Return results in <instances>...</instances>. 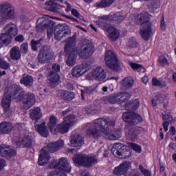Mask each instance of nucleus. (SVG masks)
I'll use <instances>...</instances> for the list:
<instances>
[{"mask_svg": "<svg viewBox=\"0 0 176 176\" xmlns=\"http://www.w3.org/2000/svg\"><path fill=\"white\" fill-rule=\"evenodd\" d=\"M140 129L137 127H131L129 129L127 137L130 140H135L137 137H138V134H140Z\"/></svg>", "mask_w": 176, "mask_h": 176, "instance_id": "nucleus-36", "label": "nucleus"}, {"mask_svg": "<svg viewBox=\"0 0 176 176\" xmlns=\"http://www.w3.org/2000/svg\"><path fill=\"white\" fill-rule=\"evenodd\" d=\"M48 176H67L64 173L60 172L58 170L56 169L55 171L51 172Z\"/></svg>", "mask_w": 176, "mask_h": 176, "instance_id": "nucleus-53", "label": "nucleus"}, {"mask_svg": "<svg viewBox=\"0 0 176 176\" xmlns=\"http://www.w3.org/2000/svg\"><path fill=\"white\" fill-rule=\"evenodd\" d=\"M77 53L80 58L87 60V58L91 57L93 53H94V45L86 41V43L83 44L81 47L77 50Z\"/></svg>", "mask_w": 176, "mask_h": 176, "instance_id": "nucleus-11", "label": "nucleus"}, {"mask_svg": "<svg viewBox=\"0 0 176 176\" xmlns=\"http://www.w3.org/2000/svg\"><path fill=\"white\" fill-rule=\"evenodd\" d=\"M13 126L11 123L2 122L0 123V134H9L12 132Z\"/></svg>", "mask_w": 176, "mask_h": 176, "instance_id": "nucleus-27", "label": "nucleus"}, {"mask_svg": "<svg viewBox=\"0 0 176 176\" xmlns=\"http://www.w3.org/2000/svg\"><path fill=\"white\" fill-rule=\"evenodd\" d=\"M21 51L22 52V53H27V52L28 51V43H23L21 45Z\"/></svg>", "mask_w": 176, "mask_h": 176, "instance_id": "nucleus-57", "label": "nucleus"}, {"mask_svg": "<svg viewBox=\"0 0 176 176\" xmlns=\"http://www.w3.org/2000/svg\"><path fill=\"white\" fill-rule=\"evenodd\" d=\"M159 63L162 67H164L166 65H168V60L166 58V56H161L159 58Z\"/></svg>", "mask_w": 176, "mask_h": 176, "instance_id": "nucleus-50", "label": "nucleus"}, {"mask_svg": "<svg viewBox=\"0 0 176 176\" xmlns=\"http://www.w3.org/2000/svg\"><path fill=\"white\" fill-rule=\"evenodd\" d=\"M10 37L6 34L2 33L0 34V47H3L10 45Z\"/></svg>", "mask_w": 176, "mask_h": 176, "instance_id": "nucleus-37", "label": "nucleus"}, {"mask_svg": "<svg viewBox=\"0 0 176 176\" xmlns=\"http://www.w3.org/2000/svg\"><path fill=\"white\" fill-rule=\"evenodd\" d=\"M56 124H57V118H56V117L52 116L50 118V122L47 124L50 130H53V129H54V127H56Z\"/></svg>", "mask_w": 176, "mask_h": 176, "instance_id": "nucleus-46", "label": "nucleus"}, {"mask_svg": "<svg viewBox=\"0 0 176 176\" xmlns=\"http://www.w3.org/2000/svg\"><path fill=\"white\" fill-rule=\"evenodd\" d=\"M104 61L108 68H110L112 71H116V72L120 71L121 68L120 65L119 64V60H118L113 51L109 50L106 52Z\"/></svg>", "mask_w": 176, "mask_h": 176, "instance_id": "nucleus-8", "label": "nucleus"}, {"mask_svg": "<svg viewBox=\"0 0 176 176\" xmlns=\"http://www.w3.org/2000/svg\"><path fill=\"white\" fill-rule=\"evenodd\" d=\"M129 146L135 151V152H137L138 153H141V146L135 144V143H130Z\"/></svg>", "mask_w": 176, "mask_h": 176, "instance_id": "nucleus-49", "label": "nucleus"}, {"mask_svg": "<svg viewBox=\"0 0 176 176\" xmlns=\"http://www.w3.org/2000/svg\"><path fill=\"white\" fill-rule=\"evenodd\" d=\"M30 116L32 120H35L34 124L42 123V112L41 111V108L36 107L30 109Z\"/></svg>", "mask_w": 176, "mask_h": 176, "instance_id": "nucleus-21", "label": "nucleus"}, {"mask_svg": "<svg viewBox=\"0 0 176 176\" xmlns=\"http://www.w3.org/2000/svg\"><path fill=\"white\" fill-rule=\"evenodd\" d=\"M139 168H140L141 173H142L144 176H151V171L145 169L144 167L142 166V165H140Z\"/></svg>", "mask_w": 176, "mask_h": 176, "instance_id": "nucleus-55", "label": "nucleus"}, {"mask_svg": "<svg viewBox=\"0 0 176 176\" xmlns=\"http://www.w3.org/2000/svg\"><path fill=\"white\" fill-rule=\"evenodd\" d=\"M9 94L12 99H15L16 102H22L23 109H30L34 107L36 101L35 95L32 92H25L22 90L21 87L14 84L6 92Z\"/></svg>", "mask_w": 176, "mask_h": 176, "instance_id": "nucleus-2", "label": "nucleus"}, {"mask_svg": "<svg viewBox=\"0 0 176 176\" xmlns=\"http://www.w3.org/2000/svg\"><path fill=\"white\" fill-rule=\"evenodd\" d=\"M3 32L4 34H6V35L10 37V39L12 40L13 36L17 35V26L13 23H9L3 28Z\"/></svg>", "mask_w": 176, "mask_h": 176, "instance_id": "nucleus-22", "label": "nucleus"}, {"mask_svg": "<svg viewBox=\"0 0 176 176\" xmlns=\"http://www.w3.org/2000/svg\"><path fill=\"white\" fill-rule=\"evenodd\" d=\"M56 25V23H54V21H52V20H47V26L46 28H54V25Z\"/></svg>", "mask_w": 176, "mask_h": 176, "instance_id": "nucleus-59", "label": "nucleus"}, {"mask_svg": "<svg viewBox=\"0 0 176 176\" xmlns=\"http://www.w3.org/2000/svg\"><path fill=\"white\" fill-rule=\"evenodd\" d=\"M16 129L19 130V131H23L25 129V124H16Z\"/></svg>", "mask_w": 176, "mask_h": 176, "instance_id": "nucleus-62", "label": "nucleus"}, {"mask_svg": "<svg viewBox=\"0 0 176 176\" xmlns=\"http://www.w3.org/2000/svg\"><path fill=\"white\" fill-rule=\"evenodd\" d=\"M58 171L60 173H71V167L69 166V161L65 158V157H62L59 159L58 161Z\"/></svg>", "mask_w": 176, "mask_h": 176, "instance_id": "nucleus-19", "label": "nucleus"}, {"mask_svg": "<svg viewBox=\"0 0 176 176\" xmlns=\"http://www.w3.org/2000/svg\"><path fill=\"white\" fill-rule=\"evenodd\" d=\"M95 6H96V8H105L107 6H108L105 2H104V0H102V1L100 3H96L95 4Z\"/></svg>", "mask_w": 176, "mask_h": 176, "instance_id": "nucleus-61", "label": "nucleus"}, {"mask_svg": "<svg viewBox=\"0 0 176 176\" xmlns=\"http://www.w3.org/2000/svg\"><path fill=\"white\" fill-rule=\"evenodd\" d=\"M107 32H108V36L109 39L111 41H116L119 38V36H120V33L119 32V30H116L113 28H108L107 29Z\"/></svg>", "mask_w": 176, "mask_h": 176, "instance_id": "nucleus-29", "label": "nucleus"}, {"mask_svg": "<svg viewBox=\"0 0 176 176\" xmlns=\"http://www.w3.org/2000/svg\"><path fill=\"white\" fill-rule=\"evenodd\" d=\"M89 71V67L87 66V63H84L82 64L78 65L75 66L72 69V75L74 78H79L82 76L84 74H86Z\"/></svg>", "mask_w": 176, "mask_h": 176, "instance_id": "nucleus-16", "label": "nucleus"}, {"mask_svg": "<svg viewBox=\"0 0 176 176\" xmlns=\"http://www.w3.org/2000/svg\"><path fill=\"white\" fill-rule=\"evenodd\" d=\"M103 20H109L113 21H117V23H120V21H123L124 16L120 15V14H113L108 16H102Z\"/></svg>", "mask_w": 176, "mask_h": 176, "instance_id": "nucleus-32", "label": "nucleus"}, {"mask_svg": "<svg viewBox=\"0 0 176 176\" xmlns=\"http://www.w3.org/2000/svg\"><path fill=\"white\" fill-rule=\"evenodd\" d=\"M166 22H164V16H162V20L161 21V30L162 31H166Z\"/></svg>", "mask_w": 176, "mask_h": 176, "instance_id": "nucleus-63", "label": "nucleus"}, {"mask_svg": "<svg viewBox=\"0 0 176 176\" xmlns=\"http://www.w3.org/2000/svg\"><path fill=\"white\" fill-rule=\"evenodd\" d=\"M0 68H1V69H9L10 65L2 58H0Z\"/></svg>", "mask_w": 176, "mask_h": 176, "instance_id": "nucleus-48", "label": "nucleus"}, {"mask_svg": "<svg viewBox=\"0 0 176 176\" xmlns=\"http://www.w3.org/2000/svg\"><path fill=\"white\" fill-rule=\"evenodd\" d=\"M122 90H130L134 85V80L131 78H125L121 82Z\"/></svg>", "mask_w": 176, "mask_h": 176, "instance_id": "nucleus-31", "label": "nucleus"}, {"mask_svg": "<svg viewBox=\"0 0 176 176\" xmlns=\"http://www.w3.org/2000/svg\"><path fill=\"white\" fill-rule=\"evenodd\" d=\"M69 34H71V29L66 24H59L55 27L54 36L57 41H61L63 38L69 36Z\"/></svg>", "mask_w": 176, "mask_h": 176, "instance_id": "nucleus-12", "label": "nucleus"}, {"mask_svg": "<svg viewBox=\"0 0 176 176\" xmlns=\"http://www.w3.org/2000/svg\"><path fill=\"white\" fill-rule=\"evenodd\" d=\"M137 41L135 40V38L131 37L129 38V41H128V46L129 47H137Z\"/></svg>", "mask_w": 176, "mask_h": 176, "instance_id": "nucleus-52", "label": "nucleus"}, {"mask_svg": "<svg viewBox=\"0 0 176 176\" xmlns=\"http://www.w3.org/2000/svg\"><path fill=\"white\" fill-rule=\"evenodd\" d=\"M122 119L126 123H129V124H138V123H141L142 122V118L140 116V115L134 113V112H125L122 114Z\"/></svg>", "mask_w": 176, "mask_h": 176, "instance_id": "nucleus-15", "label": "nucleus"}, {"mask_svg": "<svg viewBox=\"0 0 176 176\" xmlns=\"http://www.w3.org/2000/svg\"><path fill=\"white\" fill-rule=\"evenodd\" d=\"M17 148H31L32 146V135L30 133H25V135L19 140L14 139Z\"/></svg>", "mask_w": 176, "mask_h": 176, "instance_id": "nucleus-13", "label": "nucleus"}, {"mask_svg": "<svg viewBox=\"0 0 176 176\" xmlns=\"http://www.w3.org/2000/svg\"><path fill=\"white\" fill-rule=\"evenodd\" d=\"M52 168H56V170L58 168V164L57 160H54L53 161H51L50 164L47 167V170H51Z\"/></svg>", "mask_w": 176, "mask_h": 176, "instance_id": "nucleus-51", "label": "nucleus"}, {"mask_svg": "<svg viewBox=\"0 0 176 176\" xmlns=\"http://www.w3.org/2000/svg\"><path fill=\"white\" fill-rule=\"evenodd\" d=\"M47 19L45 17H40L36 21V30L38 32L43 31L47 25Z\"/></svg>", "mask_w": 176, "mask_h": 176, "instance_id": "nucleus-28", "label": "nucleus"}, {"mask_svg": "<svg viewBox=\"0 0 176 176\" xmlns=\"http://www.w3.org/2000/svg\"><path fill=\"white\" fill-rule=\"evenodd\" d=\"M162 120L164 121L162 124L164 131H168V126L170 125V122H173V117L170 113L162 114Z\"/></svg>", "mask_w": 176, "mask_h": 176, "instance_id": "nucleus-34", "label": "nucleus"}, {"mask_svg": "<svg viewBox=\"0 0 176 176\" xmlns=\"http://www.w3.org/2000/svg\"><path fill=\"white\" fill-rule=\"evenodd\" d=\"M75 45H76V36L74 34L67 38L65 45V53H66L65 61L68 67H74L76 63L78 51L75 48Z\"/></svg>", "mask_w": 176, "mask_h": 176, "instance_id": "nucleus-4", "label": "nucleus"}, {"mask_svg": "<svg viewBox=\"0 0 176 176\" xmlns=\"http://www.w3.org/2000/svg\"><path fill=\"white\" fill-rule=\"evenodd\" d=\"M139 21L141 23L140 35L144 41H148L152 34V25L149 21V13L144 12L139 15Z\"/></svg>", "mask_w": 176, "mask_h": 176, "instance_id": "nucleus-5", "label": "nucleus"}, {"mask_svg": "<svg viewBox=\"0 0 176 176\" xmlns=\"http://www.w3.org/2000/svg\"><path fill=\"white\" fill-rule=\"evenodd\" d=\"M12 97L7 94L4 93L3 97L1 100V106L4 109L5 112H8L10 109V104L12 103Z\"/></svg>", "mask_w": 176, "mask_h": 176, "instance_id": "nucleus-26", "label": "nucleus"}, {"mask_svg": "<svg viewBox=\"0 0 176 176\" xmlns=\"http://www.w3.org/2000/svg\"><path fill=\"white\" fill-rule=\"evenodd\" d=\"M108 120L104 118H97L92 122H89L87 126V134L89 137H92L94 140H98L101 137H104L107 140H119L120 133H113L108 131V127H106Z\"/></svg>", "mask_w": 176, "mask_h": 176, "instance_id": "nucleus-1", "label": "nucleus"}, {"mask_svg": "<svg viewBox=\"0 0 176 176\" xmlns=\"http://www.w3.org/2000/svg\"><path fill=\"white\" fill-rule=\"evenodd\" d=\"M107 101L109 104H116V102H120L119 98L118 96V94H115L109 96L107 98Z\"/></svg>", "mask_w": 176, "mask_h": 176, "instance_id": "nucleus-45", "label": "nucleus"}, {"mask_svg": "<svg viewBox=\"0 0 176 176\" xmlns=\"http://www.w3.org/2000/svg\"><path fill=\"white\" fill-rule=\"evenodd\" d=\"M52 70L54 72H56L57 74V72H60V65L55 63L52 65Z\"/></svg>", "mask_w": 176, "mask_h": 176, "instance_id": "nucleus-58", "label": "nucleus"}, {"mask_svg": "<svg viewBox=\"0 0 176 176\" xmlns=\"http://www.w3.org/2000/svg\"><path fill=\"white\" fill-rule=\"evenodd\" d=\"M63 146H64V141L60 140L57 142L50 143L47 146L42 148L40 151L41 154L38 162L39 166H46V164H47V162L50 160V155H49L47 152L54 153V152L60 151Z\"/></svg>", "mask_w": 176, "mask_h": 176, "instance_id": "nucleus-3", "label": "nucleus"}, {"mask_svg": "<svg viewBox=\"0 0 176 176\" xmlns=\"http://www.w3.org/2000/svg\"><path fill=\"white\" fill-rule=\"evenodd\" d=\"M75 116L69 115L64 118V121L60 123L57 126V131L60 134H65V133H68L69 131V126H71V123L75 119Z\"/></svg>", "mask_w": 176, "mask_h": 176, "instance_id": "nucleus-14", "label": "nucleus"}, {"mask_svg": "<svg viewBox=\"0 0 176 176\" xmlns=\"http://www.w3.org/2000/svg\"><path fill=\"white\" fill-rule=\"evenodd\" d=\"M107 131H111V133H115L116 134H120L122 135V133L120 132L116 133V132H113L112 130L109 131V127H112L113 129L116 124V121L115 120H111L109 118L107 119Z\"/></svg>", "mask_w": 176, "mask_h": 176, "instance_id": "nucleus-44", "label": "nucleus"}, {"mask_svg": "<svg viewBox=\"0 0 176 176\" xmlns=\"http://www.w3.org/2000/svg\"><path fill=\"white\" fill-rule=\"evenodd\" d=\"M131 168V163L129 162H124L120 164L119 166H117L113 170V174L114 175L120 176L123 175L125 173H127L129 170Z\"/></svg>", "mask_w": 176, "mask_h": 176, "instance_id": "nucleus-18", "label": "nucleus"}, {"mask_svg": "<svg viewBox=\"0 0 176 176\" xmlns=\"http://www.w3.org/2000/svg\"><path fill=\"white\" fill-rule=\"evenodd\" d=\"M70 142L72 146H82L85 142H83V136L78 134V133H73L70 136Z\"/></svg>", "mask_w": 176, "mask_h": 176, "instance_id": "nucleus-23", "label": "nucleus"}, {"mask_svg": "<svg viewBox=\"0 0 176 176\" xmlns=\"http://www.w3.org/2000/svg\"><path fill=\"white\" fill-rule=\"evenodd\" d=\"M107 19H102V17H101L99 21H96V24L100 28H103V27L107 28Z\"/></svg>", "mask_w": 176, "mask_h": 176, "instance_id": "nucleus-54", "label": "nucleus"}, {"mask_svg": "<svg viewBox=\"0 0 176 176\" xmlns=\"http://www.w3.org/2000/svg\"><path fill=\"white\" fill-rule=\"evenodd\" d=\"M10 58L11 60H20L21 58V54L19 47L14 46L10 50Z\"/></svg>", "mask_w": 176, "mask_h": 176, "instance_id": "nucleus-35", "label": "nucleus"}, {"mask_svg": "<svg viewBox=\"0 0 176 176\" xmlns=\"http://www.w3.org/2000/svg\"><path fill=\"white\" fill-rule=\"evenodd\" d=\"M91 113H100L101 112V108L100 106H92L90 109Z\"/></svg>", "mask_w": 176, "mask_h": 176, "instance_id": "nucleus-56", "label": "nucleus"}, {"mask_svg": "<svg viewBox=\"0 0 176 176\" xmlns=\"http://www.w3.org/2000/svg\"><path fill=\"white\" fill-rule=\"evenodd\" d=\"M45 5L47 6H49L46 8L47 10H50V12H53V13H56L57 10H60V9H61V5L57 3H54L52 1L46 2Z\"/></svg>", "mask_w": 176, "mask_h": 176, "instance_id": "nucleus-33", "label": "nucleus"}, {"mask_svg": "<svg viewBox=\"0 0 176 176\" xmlns=\"http://www.w3.org/2000/svg\"><path fill=\"white\" fill-rule=\"evenodd\" d=\"M17 152L15 150L10 148V146L6 144L0 145V156L5 157V159H10L13 156H16Z\"/></svg>", "mask_w": 176, "mask_h": 176, "instance_id": "nucleus-17", "label": "nucleus"}, {"mask_svg": "<svg viewBox=\"0 0 176 176\" xmlns=\"http://www.w3.org/2000/svg\"><path fill=\"white\" fill-rule=\"evenodd\" d=\"M20 83L24 85L26 87H31L34 83V79L32 78V76L28 74H24L23 78L20 80Z\"/></svg>", "mask_w": 176, "mask_h": 176, "instance_id": "nucleus-30", "label": "nucleus"}, {"mask_svg": "<svg viewBox=\"0 0 176 176\" xmlns=\"http://www.w3.org/2000/svg\"><path fill=\"white\" fill-rule=\"evenodd\" d=\"M151 83L153 85V86H160L162 85V82H160V80H157V78H153Z\"/></svg>", "mask_w": 176, "mask_h": 176, "instance_id": "nucleus-60", "label": "nucleus"}, {"mask_svg": "<svg viewBox=\"0 0 176 176\" xmlns=\"http://www.w3.org/2000/svg\"><path fill=\"white\" fill-rule=\"evenodd\" d=\"M53 51L49 45H44L40 49L37 56V60L40 64H49L51 60H53Z\"/></svg>", "mask_w": 176, "mask_h": 176, "instance_id": "nucleus-9", "label": "nucleus"}, {"mask_svg": "<svg viewBox=\"0 0 176 176\" xmlns=\"http://www.w3.org/2000/svg\"><path fill=\"white\" fill-rule=\"evenodd\" d=\"M73 160L78 166H83L84 167H91L94 164H97L98 160L96 157L90 156L85 154H80L76 155Z\"/></svg>", "mask_w": 176, "mask_h": 176, "instance_id": "nucleus-7", "label": "nucleus"}, {"mask_svg": "<svg viewBox=\"0 0 176 176\" xmlns=\"http://www.w3.org/2000/svg\"><path fill=\"white\" fill-rule=\"evenodd\" d=\"M56 94L58 97H60L63 100H65V101H72L74 98H75V94L72 92H69L67 91L64 90H58L56 91Z\"/></svg>", "mask_w": 176, "mask_h": 176, "instance_id": "nucleus-25", "label": "nucleus"}, {"mask_svg": "<svg viewBox=\"0 0 176 176\" xmlns=\"http://www.w3.org/2000/svg\"><path fill=\"white\" fill-rule=\"evenodd\" d=\"M163 101H164V95L157 94L155 98L152 100V104L153 107H156L157 104H162Z\"/></svg>", "mask_w": 176, "mask_h": 176, "instance_id": "nucleus-39", "label": "nucleus"}, {"mask_svg": "<svg viewBox=\"0 0 176 176\" xmlns=\"http://www.w3.org/2000/svg\"><path fill=\"white\" fill-rule=\"evenodd\" d=\"M131 67L134 71H138L140 72V71H142V72H145V69L144 67H142V65L138 64V63H131Z\"/></svg>", "mask_w": 176, "mask_h": 176, "instance_id": "nucleus-47", "label": "nucleus"}, {"mask_svg": "<svg viewBox=\"0 0 176 176\" xmlns=\"http://www.w3.org/2000/svg\"><path fill=\"white\" fill-rule=\"evenodd\" d=\"M35 129L42 137L46 138L49 135V130L47 129V126H46L45 122L41 121V122H37L35 124Z\"/></svg>", "mask_w": 176, "mask_h": 176, "instance_id": "nucleus-24", "label": "nucleus"}, {"mask_svg": "<svg viewBox=\"0 0 176 176\" xmlns=\"http://www.w3.org/2000/svg\"><path fill=\"white\" fill-rule=\"evenodd\" d=\"M111 151L112 155L118 156L121 159H129L131 156L130 148L120 143L114 144Z\"/></svg>", "mask_w": 176, "mask_h": 176, "instance_id": "nucleus-6", "label": "nucleus"}, {"mask_svg": "<svg viewBox=\"0 0 176 176\" xmlns=\"http://www.w3.org/2000/svg\"><path fill=\"white\" fill-rule=\"evenodd\" d=\"M47 79L50 83L54 85L56 83H58L60 81V76L56 72L51 71L48 75Z\"/></svg>", "mask_w": 176, "mask_h": 176, "instance_id": "nucleus-38", "label": "nucleus"}, {"mask_svg": "<svg viewBox=\"0 0 176 176\" xmlns=\"http://www.w3.org/2000/svg\"><path fill=\"white\" fill-rule=\"evenodd\" d=\"M91 76L95 80L101 82L107 78V73L104 72V69L101 67H97L91 72Z\"/></svg>", "mask_w": 176, "mask_h": 176, "instance_id": "nucleus-20", "label": "nucleus"}, {"mask_svg": "<svg viewBox=\"0 0 176 176\" xmlns=\"http://www.w3.org/2000/svg\"><path fill=\"white\" fill-rule=\"evenodd\" d=\"M42 42H43V38H40L39 40H32L30 45L32 50L34 52H36L38 50V47H41L42 45Z\"/></svg>", "mask_w": 176, "mask_h": 176, "instance_id": "nucleus-40", "label": "nucleus"}, {"mask_svg": "<svg viewBox=\"0 0 176 176\" xmlns=\"http://www.w3.org/2000/svg\"><path fill=\"white\" fill-rule=\"evenodd\" d=\"M0 17L4 20L14 19V7L8 2L0 4Z\"/></svg>", "mask_w": 176, "mask_h": 176, "instance_id": "nucleus-10", "label": "nucleus"}, {"mask_svg": "<svg viewBox=\"0 0 176 176\" xmlns=\"http://www.w3.org/2000/svg\"><path fill=\"white\" fill-rule=\"evenodd\" d=\"M126 108H129V109H137L138 107H140V102L138 100H131L128 103L125 104Z\"/></svg>", "mask_w": 176, "mask_h": 176, "instance_id": "nucleus-42", "label": "nucleus"}, {"mask_svg": "<svg viewBox=\"0 0 176 176\" xmlns=\"http://www.w3.org/2000/svg\"><path fill=\"white\" fill-rule=\"evenodd\" d=\"M93 91H94L93 87H88L85 88L84 90H81V100H85V97H86L87 94H91Z\"/></svg>", "mask_w": 176, "mask_h": 176, "instance_id": "nucleus-43", "label": "nucleus"}, {"mask_svg": "<svg viewBox=\"0 0 176 176\" xmlns=\"http://www.w3.org/2000/svg\"><path fill=\"white\" fill-rule=\"evenodd\" d=\"M117 96L118 97L119 102H124V101H126V100H129L130 97H131L130 94H129L127 92H122V93L117 94Z\"/></svg>", "mask_w": 176, "mask_h": 176, "instance_id": "nucleus-41", "label": "nucleus"}, {"mask_svg": "<svg viewBox=\"0 0 176 176\" xmlns=\"http://www.w3.org/2000/svg\"><path fill=\"white\" fill-rule=\"evenodd\" d=\"M16 42H23L24 41V36L23 35H19L15 37Z\"/></svg>", "mask_w": 176, "mask_h": 176, "instance_id": "nucleus-64", "label": "nucleus"}]
</instances>
